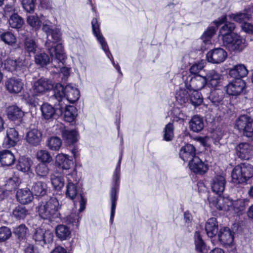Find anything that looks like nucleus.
<instances>
[{
  "label": "nucleus",
  "instance_id": "1",
  "mask_svg": "<svg viewBox=\"0 0 253 253\" xmlns=\"http://www.w3.org/2000/svg\"><path fill=\"white\" fill-rule=\"evenodd\" d=\"M66 197L72 200L77 199L80 203L79 211L82 212L85 209L86 200L83 196L82 185L76 170L73 169L71 172L66 174Z\"/></svg>",
  "mask_w": 253,
  "mask_h": 253
},
{
  "label": "nucleus",
  "instance_id": "2",
  "mask_svg": "<svg viewBox=\"0 0 253 253\" xmlns=\"http://www.w3.org/2000/svg\"><path fill=\"white\" fill-rule=\"evenodd\" d=\"M45 45L51 56L52 65L57 69L58 72L60 71V75L63 76L62 80H66L69 75V69L63 66L66 55L62 45L59 43L53 46L48 39L45 42Z\"/></svg>",
  "mask_w": 253,
  "mask_h": 253
},
{
  "label": "nucleus",
  "instance_id": "3",
  "mask_svg": "<svg viewBox=\"0 0 253 253\" xmlns=\"http://www.w3.org/2000/svg\"><path fill=\"white\" fill-rule=\"evenodd\" d=\"M60 206L57 198L51 197L48 201L39 203L38 211L42 218L51 222L60 219Z\"/></svg>",
  "mask_w": 253,
  "mask_h": 253
},
{
  "label": "nucleus",
  "instance_id": "4",
  "mask_svg": "<svg viewBox=\"0 0 253 253\" xmlns=\"http://www.w3.org/2000/svg\"><path fill=\"white\" fill-rule=\"evenodd\" d=\"M54 94L51 97L52 99H56L60 105L63 99L69 102L74 103L80 97V91L78 89L71 84H68L65 87L59 83L56 84L54 89Z\"/></svg>",
  "mask_w": 253,
  "mask_h": 253
},
{
  "label": "nucleus",
  "instance_id": "5",
  "mask_svg": "<svg viewBox=\"0 0 253 253\" xmlns=\"http://www.w3.org/2000/svg\"><path fill=\"white\" fill-rule=\"evenodd\" d=\"M122 159V154L120 155L118 163L114 170L113 176V185L110 191V199L111 201V210L110 215V222L112 223L115 215L116 203L118 199V193L119 189L121 163Z\"/></svg>",
  "mask_w": 253,
  "mask_h": 253
},
{
  "label": "nucleus",
  "instance_id": "6",
  "mask_svg": "<svg viewBox=\"0 0 253 253\" xmlns=\"http://www.w3.org/2000/svg\"><path fill=\"white\" fill-rule=\"evenodd\" d=\"M253 176V166L246 163H241L236 166L231 173L232 180L235 183H245Z\"/></svg>",
  "mask_w": 253,
  "mask_h": 253
},
{
  "label": "nucleus",
  "instance_id": "7",
  "mask_svg": "<svg viewBox=\"0 0 253 253\" xmlns=\"http://www.w3.org/2000/svg\"><path fill=\"white\" fill-rule=\"evenodd\" d=\"M222 42L223 46L231 52H240L247 46L246 40L237 34L225 37Z\"/></svg>",
  "mask_w": 253,
  "mask_h": 253
},
{
  "label": "nucleus",
  "instance_id": "8",
  "mask_svg": "<svg viewBox=\"0 0 253 253\" xmlns=\"http://www.w3.org/2000/svg\"><path fill=\"white\" fill-rule=\"evenodd\" d=\"M28 65V61L25 59L20 58L17 59L8 58L4 61V68L14 74L20 75L27 70Z\"/></svg>",
  "mask_w": 253,
  "mask_h": 253
},
{
  "label": "nucleus",
  "instance_id": "9",
  "mask_svg": "<svg viewBox=\"0 0 253 253\" xmlns=\"http://www.w3.org/2000/svg\"><path fill=\"white\" fill-rule=\"evenodd\" d=\"M55 88L54 83L50 80L42 78L32 84L31 91L35 96L45 94Z\"/></svg>",
  "mask_w": 253,
  "mask_h": 253
},
{
  "label": "nucleus",
  "instance_id": "10",
  "mask_svg": "<svg viewBox=\"0 0 253 253\" xmlns=\"http://www.w3.org/2000/svg\"><path fill=\"white\" fill-rule=\"evenodd\" d=\"M236 126L243 134L251 137L253 136V119L248 115H242L236 121Z\"/></svg>",
  "mask_w": 253,
  "mask_h": 253
},
{
  "label": "nucleus",
  "instance_id": "11",
  "mask_svg": "<svg viewBox=\"0 0 253 253\" xmlns=\"http://www.w3.org/2000/svg\"><path fill=\"white\" fill-rule=\"evenodd\" d=\"M207 84L205 77L197 75L189 76L185 81V85L187 89L198 91L202 89Z\"/></svg>",
  "mask_w": 253,
  "mask_h": 253
},
{
  "label": "nucleus",
  "instance_id": "12",
  "mask_svg": "<svg viewBox=\"0 0 253 253\" xmlns=\"http://www.w3.org/2000/svg\"><path fill=\"white\" fill-rule=\"evenodd\" d=\"M236 154L241 160H248L253 157V146L247 142H242L235 148Z\"/></svg>",
  "mask_w": 253,
  "mask_h": 253
},
{
  "label": "nucleus",
  "instance_id": "13",
  "mask_svg": "<svg viewBox=\"0 0 253 253\" xmlns=\"http://www.w3.org/2000/svg\"><path fill=\"white\" fill-rule=\"evenodd\" d=\"M33 238L36 243L43 246L46 244L52 242L53 235L49 231H46L42 228H37L35 230Z\"/></svg>",
  "mask_w": 253,
  "mask_h": 253
},
{
  "label": "nucleus",
  "instance_id": "14",
  "mask_svg": "<svg viewBox=\"0 0 253 253\" xmlns=\"http://www.w3.org/2000/svg\"><path fill=\"white\" fill-rule=\"evenodd\" d=\"M91 26L93 35L96 38L98 42L100 44L102 49L104 51L106 55L109 57V55H111V53L109 51V47L105 39L100 33L99 24L96 18L92 19L91 21Z\"/></svg>",
  "mask_w": 253,
  "mask_h": 253
},
{
  "label": "nucleus",
  "instance_id": "15",
  "mask_svg": "<svg viewBox=\"0 0 253 253\" xmlns=\"http://www.w3.org/2000/svg\"><path fill=\"white\" fill-rule=\"evenodd\" d=\"M227 53L221 48H216L209 51L207 54L209 62L213 64L222 63L227 58Z\"/></svg>",
  "mask_w": 253,
  "mask_h": 253
},
{
  "label": "nucleus",
  "instance_id": "16",
  "mask_svg": "<svg viewBox=\"0 0 253 253\" xmlns=\"http://www.w3.org/2000/svg\"><path fill=\"white\" fill-rule=\"evenodd\" d=\"M209 201L211 205L219 210L228 211L232 209V200L228 197H219L212 200L209 199Z\"/></svg>",
  "mask_w": 253,
  "mask_h": 253
},
{
  "label": "nucleus",
  "instance_id": "17",
  "mask_svg": "<svg viewBox=\"0 0 253 253\" xmlns=\"http://www.w3.org/2000/svg\"><path fill=\"white\" fill-rule=\"evenodd\" d=\"M24 83L22 79L12 77L5 82L6 89L10 93L16 94L20 92L23 88Z\"/></svg>",
  "mask_w": 253,
  "mask_h": 253
},
{
  "label": "nucleus",
  "instance_id": "18",
  "mask_svg": "<svg viewBox=\"0 0 253 253\" xmlns=\"http://www.w3.org/2000/svg\"><path fill=\"white\" fill-rule=\"evenodd\" d=\"M189 167L193 172L200 175L204 174L209 169L207 164H205L199 157H195L189 163Z\"/></svg>",
  "mask_w": 253,
  "mask_h": 253
},
{
  "label": "nucleus",
  "instance_id": "19",
  "mask_svg": "<svg viewBox=\"0 0 253 253\" xmlns=\"http://www.w3.org/2000/svg\"><path fill=\"white\" fill-rule=\"evenodd\" d=\"M245 87V83L242 79L234 80L226 86V92L229 95H239Z\"/></svg>",
  "mask_w": 253,
  "mask_h": 253
},
{
  "label": "nucleus",
  "instance_id": "20",
  "mask_svg": "<svg viewBox=\"0 0 253 253\" xmlns=\"http://www.w3.org/2000/svg\"><path fill=\"white\" fill-rule=\"evenodd\" d=\"M226 179L224 175L217 174L211 179V185L212 191L218 195H221L224 191Z\"/></svg>",
  "mask_w": 253,
  "mask_h": 253
},
{
  "label": "nucleus",
  "instance_id": "21",
  "mask_svg": "<svg viewBox=\"0 0 253 253\" xmlns=\"http://www.w3.org/2000/svg\"><path fill=\"white\" fill-rule=\"evenodd\" d=\"M18 133L14 128H8L6 130V136L4 137L3 145L6 148L14 146L18 141Z\"/></svg>",
  "mask_w": 253,
  "mask_h": 253
},
{
  "label": "nucleus",
  "instance_id": "22",
  "mask_svg": "<svg viewBox=\"0 0 253 253\" xmlns=\"http://www.w3.org/2000/svg\"><path fill=\"white\" fill-rule=\"evenodd\" d=\"M42 133L37 128L30 130L26 134V140L33 146L39 145L42 140Z\"/></svg>",
  "mask_w": 253,
  "mask_h": 253
},
{
  "label": "nucleus",
  "instance_id": "23",
  "mask_svg": "<svg viewBox=\"0 0 253 253\" xmlns=\"http://www.w3.org/2000/svg\"><path fill=\"white\" fill-rule=\"evenodd\" d=\"M56 164L63 169H70L69 173L72 172V170H75V169H72V167L73 166V162L72 160L69 158V156L67 155L63 154H58L56 157Z\"/></svg>",
  "mask_w": 253,
  "mask_h": 253
},
{
  "label": "nucleus",
  "instance_id": "24",
  "mask_svg": "<svg viewBox=\"0 0 253 253\" xmlns=\"http://www.w3.org/2000/svg\"><path fill=\"white\" fill-rule=\"evenodd\" d=\"M179 157L184 162H190L195 156V149L191 144H186L179 151Z\"/></svg>",
  "mask_w": 253,
  "mask_h": 253
},
{
  "label": "nucleus",
  "instance_id": "25",
  "mask_svg": "<svg viewBox=\"0 0 253 253\" xmlns=\"http://www.w3.org/2000/svg\"><path fill=\"white\" fill-rule=\"evenodd\" d=\"M218 237L219 241L225 245H230L234 240L233 233L228 227L221 228Z\"/></svg>",
  "mask_w": 253,
  "mask_h": 253
},
{
  "label": "nucleus",
  "instance_id": "26",
  "mask_svg": "<svg viewBox=\"0 0 253 253\" xmlns=\"http://www.w3.org/2000/svg\"><path fill=\"white\" fill-rule=\"evenodd\" d=\"M248 73V71L244 65L238 64L230 70L229 74L235 80H239L246 77Z\"/></svg>",
  "mask_w": 253,
  "mask_h": 253
},
{
  "label": "nucleus",
  "instance_id": "27",
  "mask_svg": "<svg viewBox=\"0 0 253 253\" xmlns=\"http://www.w3.org/2000/svg\"><path fill=\"white\" fill-rule=\"evenodd\" d=\"M16 198L20 203L24 205L30 203L33 196L29 189H19L17 191Z\"/></svg>",
  "mask_w": 253,
  "mask_h": 253
},
{
  "label": "nucleus",
  "instance_id": "28",
  "mask_svg": "<svg viewBox=\"0 0 253 253\" xmlns=\"http://www.w3.org/2000/svg\"><path fill=\"white\" fill-rule=\"evenodd\" d=\"M62 128L61 133L63 139L69 145L76 143L77 140L78 132L75 130H67Z\"/></svg>",
  "mask_w": 253,
  "mask_h": 253
},
{
  "label": "nucleus",
  "instance_id": "29",
  "mask_svg": "<svg viewBox=\"0 0 253 253\" xmlns=\"http://www.w3.org/2000/svg\"><path fill=\"white\" fill-rule=\"evenodd\" d=\"M205 230L209 237L212 238L217 234L218 225L215 218L212 217L208 219L205 225Z\"/></svg>",
  "mask_w": 253,
  "mask_h": 253
},
{
  "label": "nucleus",
  "instance_id": "30",
  "mask_svg": "<svg viewBox=\"0 0 253 253\" xmlns=\"http://www.w3.org/2000/svg\"><path fill=\"white\" fill-rule=\"evenodd\" d=\"M15 161V157L10 151L4 150L0 152V162L2 166H11Z\"/></svg>",
  "mask_w": 253,
  "mask_h": 253
},
{
  "label": "nucleus",
  "instance_id": "31",
  "mask_svg": "<svg viewBox=\"0 0 253 253\" xmlns=\"http://www.w3.org/2000/svg\"><path fill=\"white\" fill-rule=\"evenodd\" d=\"M31 192L33 195L43 196L46 193V184L41 181L35 182L32 186Z\"/></svg>",
  "mask_w": 253,
  "mask_h": 253
},
{
  "label": "nucleus",
  "instance_id": "32",
  "mask_svg": "<svg viewBox=\"0 0 253 253\" xmlns=\"http://www.w3.org/2000/svg\"><path fill=\"white\" fill-rule=\"evenodd\" d=\"M207 83H208L212 87H216L220 83L221 75L214 70H210L205 77Z\"/></svg>",
  "mask_w": 253,
  "mask_h": 253
},
{
  "label": "nucleus",
  "instance_id": "33",
  "mask_svg": "<svg viewBox=\"0 0 253 253\" xmlns=\"http://www.w3.org/2000/svg\"><path fill=\"white\" fill-rule=\"evenodd\" d=\"M29 214V211L25 207L18 205L13 210L12 216L17 220H22Z\"/></svg>",
  "mask_w": 253,
  "mask_h": 253
},
{
  "label": "nucleus",
  "instance_id": "34",
  "mask_svg": "<svg viewBox=\"0 0 253 253\" xmlns=\"http://www.w3.org/2000/svg\"><path fill=\"white\" fill-rule=\"evenodd\" d=\"M190 128L194 132L201 131L204 126L203 119L199 116H194L189 122Z\"/></svg>",
  "mask_w": 253,
  "mask_h": 253
},
{
  "label": "nucleus",
  "instance_id": "35",
  "mask_svg": "<svg viewBox=\"0 0 253 253\" xmlns=\"http://www.w3.org/2000/svg\"><path fill=\"white\" fill-rule=\"evenodd\" d=\"M32 164V161L30 158L21 157L19 158L18 164L16 165V169L18 170L26 172L30 169Z\"/></svg>",
  "mask_w": 253,
  "mask_h": 253
},
{
  "label": "nucleus",
  "instance_id": "36",
  "mask_svg": "<svg viewBox=\"0 0 253 253\" xmlns=\"http://www.w3.org/2000/svg\"><path fill=\"white\" fill-rule=\"evenodd\" d=\"M55 233L57 237L61 240H65L70 238L71 231L67 226L61 224L56 227Z\"/></svg>",
  "mask_w": 253,
  "mask_h": 253
},
{
  "label": "nucleus",
  "instance_id": "37",
  "mask_svg": "<svg viewBox=\"0 0 253 253\" xmlns=\"http://www.w3.org/2000/svg\"><path fill=\"white\" fill-rule=\"evenodd\" d=\"M230 16L235 21L241 23V25L247 23L252 18L251 14L247 10H245L243 12H239L235 14H233Z\"/></svg>",
  "mask_w": 253,
  "mask_h": 253
},
{
  "label": "nucleus",
  "instance_id": "38",
  "mask_svg": "<svg viewBox=\"0 0 253 253\" xmlns=\"http://www.w3.org/2000/svg\"><path fill=\"white\" fill-rule=\"evenodd\" d=\"M23 116V111L17 106H11L8 108L7 116L10 120L12 121L20 120Z\"/></svg>",
  "mask_w": 253,
  "mask_h": 253
},
{
  "label": "nucleus",
  "instance_id": "39",
  "mask_svg": "<svg viewBox=\"0 0 253 253\" xmlns=\"http://www.w3.org/2000/svg\"><path fill=\"white\" fill-rule=\"evenodd\" d=\"M0 39L5 44L12 46L16 42V38L10 31H4L0 34Z\"/></svg>",
  "mask_w": 253,
  "mask_h": 253
},
{
  "label": "nucleus",
  "instance_id": "40",
  "mask_svg": "<svg viewBox=\"0 0 253 253\" xmlns=\"http://www.w3.org/2000/svg\"><path fill=\"white\" fill-rule=\"evenodd\" d=\"M235 28V24L233 23H226L220 29L219 36L222 37V41L226 37H231L233 34H236L233 33Z\"/></svg>",
  "mask_w": 253,
  "mask_h": 253
},
{
  "label": "nucleus",
  "instance_id": "41",
  "mask_svg": "<svg viewBox=\"0 0 253 253\" xmlns=\"http://www.w3.org/2000/svg\"><path fill=\"white\" fill-rule=\"evenodd\" d=\"M8 23L11 28L19 29L22 27L24 21L23 19L17 13H13L10 15L8 19Z\"/></svg>",
  "mask_w": 253,
  "mask_h": 253
},
{
  "label": "nucleus",
  "instance_id": "42",
  "mask_svg": "<svg viewBox=\"0 0 253 253\" xmlns=\"http://www.w3.org/2000/svg\"><path fill=\"white\" fill-rule=\"evenodd\" d=\"M41 110L42 116L46 120L52 118L55 113L54 108L48 103H43L41 107Z\"/></svg>",
  "mask_w": 253,
  "mask_h": 253
},
{
  "label": "nucleus",
  "instance_id": "43",
  "mask_svg": "<svg viewBox=\"0 0 253 253\" xmlns=\"http://www.w3.org/2000/svg\"><path fill=\"white\" fill-rule=\"evenodd\" d=\"M190 95V90L186 87V88L179 89L176 93L175 98L179 103L183 104L189 101Z\"/></svg>",
  "mask_w": 253,
  "mask_h": 253
},
{
  "label": "nucleus",
  "instance_id": "44",
  "mask_svg": "<svg viewBox=\"0 0 253 253\" xmlns=\"http://www.w3.org/2000/svg\"><path fill=\"white\" fill-rule=\"evenodd\" d=\"M26 21L28 24L35 30H39L41 27L42 15L40 17L37 15L28 16Z\"/></svg>",
  "mask_w": 253,
  "mask_h": 253
},
{
  "label": "nucleus",
  "instance_id": "45",
  "mask_svg": "<svg viewBox=\"0 0 253 253\" xmlns=\"http://www.w3.org/2000/svg\"><path fill=\"white\" fill-rule=\"evenodd\" d=\"M248 203L249 201L247 199H241L236 201L232 200L233 205L231 210L234 211L236 213L243 211L248 205Z\"/></svg>",
  "mask_w": 253,
  "mask_h": 253
},
{
  "label": "nucleus",
  "instance_id": "46",
  "mask_svg": "<svg viewBox=\"0 0 253 253\" xmlns=\"http://www.w3.org/2000/svg\"><path fill=\"white\" fill-rule=\"evenodd\" d=\"M35 63L42 67H45L50 62V58L45 53H38L35 56Z\"/></svg>",
  "mask_w": 253,
  "mask_h": 253
},
{
  "label": "nucleus",
  "instance_id": "47",
  "mask_svg": "<svg viewBox=\"0 0 253 253\" xmlns=\"http://www.w3.org/2000/svg\"><path fill=\"white\" fill-rule=\"evenodd\" d=\"M62 145V141L58 137L53 136L47 140V146L51 150L58 151Z\"/></svg>",
  "mask_w": 253,
  "mask_h": 253
},
{
  "label": "nucleus",
  "instance_id": "48",
  "mask_svg": "<svg viewBox=\"0 0 253 253\" xmlns=\"http://www.w3.org/2000/svg\"><path fill=\"white\" fill-rule=\"evenodd\" d=\"M189 90L190 95L189 100L190 103L195 106L201 105L203 101L201 93L196 90Z\"/></svg>",
  "mask_w": 253,
  "mask_h": 253
},
{
  "label": "nucleus",
  "instance_id": "49",
  "mask_svg": "<svg viewBox=\"0 0 253 253\" xmlns=\"http://www.w3.org/2000/svg\"><path fill=\"white\" fill-rule=\"evenodd\" d=\"M35 172L40 178H45L48 175L49 169L45 163H40L35 167Z\"/></svg>",
  "mask_w": 253,
  "mask_h": 253
},
{
  "label": "nucleus",
  "instance_id": "50",
  "mask_svg": "<svg viewBox=\"0 0 253 253\" xmlns=\"http://www.w3.org/2000/svg\"><path fill=\"white\" fill-rule=\"evenodd\" d=\"M37 159L42 163H49L52 160V158L49 152L45 150H40L36 154Z\"/></svg>",
  "mask_w": 253,
  "mask_h": 253
},
{
  "label": "nucleus",
  "instance_id": "51",
  "mask_svg": "<svg viewBox=\"0 0 253 253\" xmlns=\"http://www.w3.org/2000/svg\"><path fill=\"white\" fill-rule=\"evenodd\" d=\"M223 96V92L220 90H213L211 91L209 99L213 104L216 105L222 101Z\"/></svg>",
  "mask_w": 253,
  "mask_h": 253
},
{
  "label": "nucleus",
  "instance_id": "52",
  "mask_svg": "<svg viewBox=\"0 0 253 253\" xmlns=\"http://www.w3.org/2000/svg\"><path fill=\"white\" fill-rule=\"evenodd\" d=\"M51 181L52 184L55 189L61 190L64 185V180L62 176L56 174L51 175Z\"/></svg>",
  "mask_w": 253,
  "mask_h": 253
},
{
  "label": "nucleus",
  "instance_id": "53",
  "mask_svg": "<svg viewBox=\"0 0 253 253\" xmlns=\"http://www.w3.org/2000/svg\"><path fill=\"white\" fill-rule=\"evenodd\" d=\"M14 233L19 239H26L29 235V230L24 224H20L14 230Z\"/></svg>",
  "mask_w": 253,
  "mask_h": 253
},
{
  "label": "nucleus",
  "instance_id": "54",
  "mask_svg": "<svg viewBox=\"0 0 253 253\" xmlns=\"http://www.w3.org/2000/svg\"><path fill=\"white\" fill-rule=\"evenodd\" d=\"M37 44L35 40L27 38L24 42V48L29 53H35L37 48Z\"/></svg>",
  "mask_w": 253,
  "mask_h": 253
},
{
  "label": "nucleus",
  "instance_id": "55",
  "mask_svg": "<svg viewBox=\"0 0 253 253\" xmlns=\"http://www.w3.org/2000/svg\"><path fill=\"white\" fill-rule=\"evenodd\" d=\"M173 130L174 127L172 124L169 123L166 126L164 130L163 139L164 140L170 141L172 140L174 136Z\"/></svg>",
  "mask_w": 253,
  "mask_h": 253
},
{
  "label": "nucleus",
  "instance_id": "56",
  "mask_svg": "<svg viewBox=\"0 0 253 253\" xmlns=\"http://www.w3.org/2000/svg\"><path fill=\"white\" fill-rule=\"evenodd\" d=\"M43 32L46 33L47 37L50 35V32L53 30L52 23L45 17L42 15L41 26Z\"/></svg>",
  "mask_w": 253,
  "mask_h": 253
},
{
  "label": "nucleus",
  "instance_id": "57",
  "mask_svg": "<svg viewBox=\"0 0 253 253\" xmlns=\"http://www.w3.org/2000/svg\"><path fill=\"white\" fill-rule=\"evenodd\" d=\"M194 238L196 250L200 252H202L203 250L205 248L206 245L204 241L202 240L199 232H195Z\"/></svg>",
  "mask_w": 253,
  "mask_h": 253
},
{
  "label": "nucleus",
  "instance_id": "58",
  "mask_svg": "<svg viewBox=\"0 0 253 253\" xmlns=\"http://www.w3.org/2000/svg\"><path fill=\"white\" fill-rule=\"evenodd\" d=\"M36 0H22L24 9L28 13H33L35 8Z\"/></svg>",
  "mask_w": 253,
  "mask_h": 253
},
{
  "label": "nucleus",
  "instance_id": "59",
  "mask_svg": "<svg viewBox=\"0 0 253 253\" xmlns=\"http://www.w3.org/2000/svg\"><path fill=\"white\" fill-rule=\"evenodd\" d=\"M59 106H60V109L61 113H62L64 111V116L68 122L72 121L74 119V115L71 111V109H72V108H66V106H63L61 103H60V105Z\"/></svg>",
  "mask_w": 253,
  "mask_h": 253
},
{
  "label": "nucleus",
  "instance_id": "60",
  "mask_svg": "<svg viewBox=\"0 0 253 253\" xmlns=\"http://www.w3.org/2000/svg\"><path fill=\"white\" fill-rule=\"evenodd\" d=\"M205 62L201 61L200 62L193 64L190 68V73L193 75H197L205 67Z\"/></svg>",
  "mask_w": 253,
  "mask_h": 253
},
{
  "label": "nucleus",
  "instance_id": "61",
  "mask_svg": "<svg viewBox=\"0 0 253 253\" xmlns=\"http://www.w3.org/2000/svg\"><path fill=\"white\" fill-rule=\"evenodd\" d=\"M11 235L10 229L7 227L0 228V241H4L8 239Z\"/></svg>",
  "mask_w": 253,
  "mask_h": 253
},
{
  "label": "nucleus",
  "instance_id": "62",
  "mask_svg": "<svg viewBox=\"0 0 253 253\" xmlns=\"http://www.w3.org/2000/svg\"><path fill=\"white\" fill-rule=\"evenodd\" d=\"M81 218L79 213H72L67 217V221L68 223L78 226Z\"/></svg>",
  "mask_w": 253,
  "mask_h": 253
},
{
  "label": "nucleus",
  "instance_id": "63",
  "mask_svg": "<svg viewBox=\"0 0 253 253\" xmlns=\"http://www.w3.org/2000/svg\"><path fill=\"white\" fill-rule=\"evenodd\" d=\"M50 35L51 36L53 43L57 42L60 41L61 39L60 31L57 29H53L52 32H50Z\"/></svg>",
  "mask_w": 253,
  "mask_h": 253
},
{
  "label": "nucleus",
  "instance_id": "64",
  "mask_svg": "<svg viewBox=\"0 0 253 253\" xmlns=\"http://www.w3.org/2000/svg\"><path fill=\"white\" fill-rule=\"evenodd\" d=\"M15 9L14 7L10 4H6L5 5L3 9V13L4 16L5 17L10 16L13 13H16L15 12Z\"/></svg>",
  "mask_w": 253,
  "mask_h": 253
}]
</instances>
